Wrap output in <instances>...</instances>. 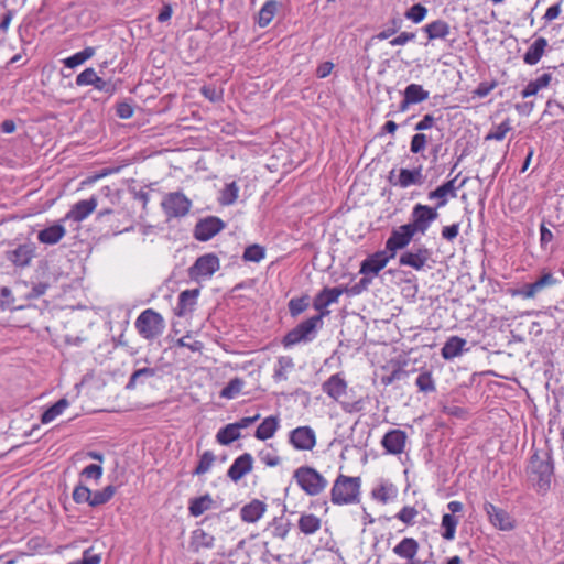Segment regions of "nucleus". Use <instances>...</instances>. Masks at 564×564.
<instances>
[{
  "instance_id": "39448f33",
  "label": "nucleus",
  "mask_w": 564,
  "mask_h": 564,
  "mask_svg": "<svg viewBox=\"0 0 564 564\" xmlns=\"http://www.w3.org/2000/svg\"><path fill=\"white\" fill-rule=\"evenodd\" d=\"M293 477L299 487L308 496H318L328 485L327 479L310 466L299 467L295 469Z\"/></svg>"
},
{
  "instance_id": "9b49d317",
  "label": "nucleus",
  "mask_w": 564,
  "mask_h": 564,
  "mask_svg": "<svg viewBox=\"0 0 564 564\" xmlns=\"http://www.w3.org/2000/svg\"><path fill=\"white\" fill-rule=\"evenodd\" d=\"M289 442L297 451H312L316 445V434L310 426H299L290 432Z\"/></svg>"
},
{
  "instance_id": "f704fd0d",
  "label": "nucleus",
  "mask_w": 564,
  "mask_h": 564,
  "mask_svg": "<svg viewBox=\"0 0 564 564\" xmlns=\"http://www.w3.org/2000/svg\"><path fill=\"white\" fill-rule=\"evenodd\" d=\"M278 10V1L276 0H268L264 2L262 8L260 9L257 18V23L260 28L268 26L273 20Z\"/></svg>"
},
{
  "instance_id": "a18cd8bd",
  "label": "nucleus",
  "mask_w": 564,
  "mask_h": 564,
  "mask_svg": "<svg viewBox=\"0 0 564 564\" xmlns=\"http://www.w3.org/2000/svg\"><path fill=\"white\" fill-rule=\"evenodd\" d=\"M243 387L245 381L242 379L234 378L221 389L220 397L228 400L235 399Z\"/></svg>"
},
{
  "instance_id": "6ab92c4d",
  "label": "nucleus",
  "mask_w": 564,
  "mask_h": 564,
  "mask_svg": "<svg viewBox=\"0 0 564 564\" xmlns=\"http://www.w3.org/2000/svg\"><path fill=\"white\" fill-rule=\"evenodd\" d=\"M420 545L419 542L413 538H403L394 547L393 553L400 557L408 561L406 564H423L422 561L416 560V554L419 552Z\"/></svg>"
},
{
  "instance_id": "7c9ffc66",
  "label": "nucleus",
  "mask_w": 564,
  "mask_h": 564,
  "mask_svg": "<svg viewBox=\"0 0 564 564\" xmlns=\"http://www.w3.org/2000/svg\"><path fill=\"white\" fill-rule=\"evenodd\" d=\"M430 41L445 40L451 33L449 24L444 20H435L423 28Z\"/></svg>"
},
{
  "instance_id": "5701e85b",
  "label": "nucleus",
  "mask_w": 564,
  "mask_h": 564,
  "mask_svg": "<svg viewBox=\"0 0 564 564\" xmlns=\"http://www.w3.org/2000/svg\"><path fill=\"white\" fill-rule=\"evenodd\" d=\"M217 508L216 501L213 499L212 495L205 494L199 497H195L189 499L188 501V512L192 517H199L206 511L213 510Z\"/></svg>"
},
{
  "instance_id": "3c124183",
  "label": "nucleus",
  "mask_w": 564,
  "mask_h": 564,
  "mask_svg": "<svg viewBox=\"0 0 564 564\" xmlns=\"http://www.w3.org/2000/svg\"><path fill=\"white\" fill-rule=\"evenodd\" d=\"M415 383H416L419 390L422 392L427 393V392H433L435 390V383H434L433 377H432L431 372H429V371L421 372L417 376Z\"/></svg>"
},
{
  "instance_id": "c03bdc74",
  "label": "nucleus",
  "mask_w": 564,
  "mask_h": 564,
  "mask_svg": "<svg viewBox=\"0 0 564 564\" xmlns=\"http://www.w3.org/2000/svg\"><path fill=\"white\" fill-rule=\"evenodd\" d=\"M238 194L239 186L237 185V183H228L220 192L219 202L221 205L225 206L232 205L237 200Z\"/></svg>"
},
{
  "instance_id": "603ef678",
  "label": "nucleus",
  "mask_w": 564,
  "mask_h": 564,
  "mask_svg": "<svg viewBox=\"0 0 564 564\" xmlns=\"http://www.w3.org/2000/svg\"><path fill=\"white\" fill-rule=\"evenodd\" d=\"M308 307V297H294L289 302V311L292 317L299 316Z\"/></svg>"
},
{
  "instance_id": "c9c22d12",
  "label": "nucleus",
  "mask_w": 564,
  "mask_h": 564,
  "mask_svg": "<svg viewBox=\"0 0 564 564\" xmlns=\"http://www.w3.org/2000/svg\"><path fill=\"white\" fill-rule=\"evenodd\" d=\"M299 529L305 535L314 534L321 529V519L313 513H304L299 519Z\"/></svg>"
},
{
  "instance_id": "20e7f679",
  "label": "nucleus",
  "mask_w": 564,
  "mask_h": 564,
  "mask_svg": "<svg viewBox=\"0 0 564 564\" xmlns=\"http://www.w3.org/2000/svg\"><path fill=\"white\" fill-rule=\"evenodd\" d=\"M322 325L323 321H321V316H313L301 322L285 334L282 339L283 346L285 348H290L301 343L312 341L316 337L317 330Z\"/></svg>"
},
{
  "instance_id": "4c0bfd02",
  "label": "nucleus",
  "mask_w": 564,
  "mask_h": 564,
  "mask_svg": "<svg viewBox=\"0 0 564 564\" xmlns=\"http://www.w3.org/2000/svg\"><path fill=\"white\" fill-rule=\"evenodd\" d=\"M403 96L409 98L413 105H416L429 99L430 93L420 84H410L403 90Z\"/></svg>"
},
{
  "instance_id": "dca6fc26",
  "label": "nucleus",
  "mask_w": 564,
  "mask_h": 564,
  "mask_svg": "<svg viewBox=\"0 0 564 564\" xmlns=\"http://www.w3.org/2000/svg\"><path fill=\"white\" fill-rule=\"evenodd\" d=\"M484 510L486 511L490 523L495 528L502 531L513 529V519L506 510L492 505L491 502H485Z\"/></svg>"
},
{
  "instance_id": "f257e3e1",
  "label": "nucleus",
  "mask_w": 564,
  "mask_h": 564,
  "mask_svg": "<svg viewBox=\"0 0 564 564\" xmlns=\"http://www.w3.org/2000/svg\"><path fill=\"white\" fill-rule=\"evenodd\" d=\"M529 480L540 494L551 489L554 478V460L550 448H536L527 468Z\"/></svg>"
},
{
  "instance_id": "13d9d810",
  "label": "nucleus",
  "mask_w": 564,
  "mask_h": 564,
  "mask_svg": "<svg viewBox=\"0 0 564 564\" xmlns=\"http://www.w3.org/2000/svg\"><path fill=\"white\" fill-rule=\"evenodd\" d=\"M427 198L430 200H437L436 206L434 207L437 210L447 204L449 196L441 188V186H438L429 193Z\"/></svg>"
},
{
  "instance_id": "2eb2a0df",
  "label": "nucleus",
  "mask_w": 564,
  "mask_h": 564,
  "mask_svg": "<svg viewBox=\"0 0 564 564\" xmlns=\"http://www.w3.org/2000/svg\"><path fill=\"white\" fill-rule=\"evenodd\" d=\"M344 293V290L340 288H324L313 301V307L319 312L317 316H321V321L323 317L329 314L327 307L330 304L338 302L339 296Z\"/></svg>"
},
{
  "instance_id": "680f3d73",
  "label": "nucleus",
  "mask_w": 564,
  "mask_h": 564,
  "mask_svg": "<svg viewBox=\"0 0 564 564\" xmlns=\"http://www.w3.org/2000/svg\"><path fill=\"white\" fill-rule=\"evenodd\" d=\"M97 76V73L94 68H86L76 77V84L78 86H87L93 85Z\"/></svg>"
},
{
  "instance_id": "09e8293b",
  "label": "nucleus",
  "mask_w": 564,
  "mask_h": 564,
  "mask_svg": "<svg viewBox=\"0 0 564 564\" xmlns=\"http://www.w3.org/2000/svg\"><path fill=\"white\" fill-rule=\"evenodd\" d=\"M265 250L263 247L259 245H252L245 249L243 252V260L250 261V262H260L262 259H264Z\"/></svg>"
},
{
  "instance_id": "cd10ccee",
  "label": "nucleus",
  "mask_w": 564,
  "mask_h": 564,
  "mask_svg": "<svg viewBox=\"0 0 564 564\" xmlns=\"http://www.w3.org/2000/svg\"><path fill=\"white\" fill-rule=\"evenodd\" d=\"M546 47L547 40L544 37H538L524 53L523 62L531 66L538 64L542 58Z\"/></svg>"
},
{
  "instance_id": "2f4dec72",
  "label": "nucleus",
  "mask_w": 564,
  "mask_h": 564,
  "mask_svg": "<svg viewBox=\"0 0 564 564\" xmlns=\"http://www.w3.org/2000/svg\"><path fill=\"white\" fill-rule=\"evenodd\" d=\"M294 368L293 358L290 356H281L278 358L274 370H273V379L275 382L285 381L289 377V373Z\"/></svg>"
},
{
  "instance_id": "37998d69",
  "label": "nucleus",
  "mask_w": 564,
  "mask_h": 564,
  "mask_svg": "<svg viewBox=\"0 0 564 564\" xmlns=\"http://www.w3.org/2000/svg\"><path fill=\"white\" fill-rule=\"evenodd\" d=\"M372 496L378 501L387 503L397 497V489L391 484H383L373 489Z\"/></svg>"
},
{
  "instance_id": "9d476101",
  "label": "nucleus",
  "mask_w": 564,
  "mask_h": 564,
  "mask_svg": "<svg viewBox=\"0 0 564 564\" xmlns=\"http://www.w3.org/2000/svg\"><path fill=\"white\" fill-rule=\"evenodd\" d=\"M220 268L219 259L214 253H206L196 259L188 269V275L194 281L209 279Z\"/></svg>"
},
{
  "instance_id": "864d4df0",
  "label": "nucleus",
  "mask_w": 564,
  "mask_h": 564,
  "mask_svg": "<svg viewBox=\"0 0 564 564\" xmlns=\"http://www.w3.org/2000/svg\"><path fill=\"white\" fill-rule=\"evenodd\" d=\"M272 528V535L274 538L284 540L290 532L291 523L289 521H284L283 519H274Z\"/></svg>"
},
{
  "instance_id": "6e6d98bb",
  "label": "nucleus",
  "mask_w": 564,
  "mask_h": 564,
  "mask_svg": "<svg viewBox=\"0 0 564 564\" xmlns=\"http://www.w3.org/2000/svg\"><path fill=\"white\" fill-rule=\"evenodd\" d=\"M154 375H155V371L152 368H141V369L135 370L131 375V377H130V379H129V381L127 383V389L135 388L137 382H138L139 379H141V378H151Z\"/></svg>"
},
{
  "instance_id": "473e14b6",
  "label": "nucleus",
  "mask_w": 564,
  "mask_h": 564,
  "mask_svg": "<svg viewBox=\"0 0 564 564\" xmlns=\"http://www.w3.org/2000/svg\"><path fill=\"white\" fill-rule=\"evenodd\" d=\"M65 232L66 230L62 225L55 224L41 230L37 234V239L43 243L54 245L65 236Z\"/></svg>"
},
{
  "instance_id": "0e129e2a",
  "label": "nucleus",
  "mask_w": 564,
  "mask_h": 564,
  "mask_svg": "<svg viewBox=\"0 0 564 564\" xmlns=\"http://www.w3.org/2000/svg\"><path fill=\"white\" fill-rule=\"evenodd\" d=\"M102 471L101 465L90 464L82 470V476L98 480L101 478Z\"/></svg>"
},
{
  "instance_id": "72a5a7b5",
  "label": "nucleus",
  "mask_w": 564,
  "mask_h": 564,
  "mask_svg": "<svg viewBox=\"0 0 564 564\" xmlns=\"http://www.w3.org/2000/svg\"><path fill=\"white\" fill-rule=\"evenodd\" d=\"M215 543L214 535L203 529H196L192 532L191 544L195 551L200 549H212Z\"/></svg>"
},
{
  "instance_id": "7ed1b4c3",
  "label": "nucleus",
  "mask_w": 564,
  "mask_h": 564,
  "mask_svg": "<svg viewBox=\"0 0 564 564\" xmlns=\"http://www.w3.org/2000/svg\"><path fill=\"white\" fill-rule=\"evenodd\" d=\"M322 390L330 399L339 402L341 409L346 413H355L362 410V401L357 400L352 402L344 401L343 398L347 394L348 386L341 373L332 375L323 384Z\"/></svg>"
},
{
  "instance_id": "ddd939ff",
  "label": "nucleus",
  "mask_w": 564,
  "mask_h": 564,
  "mask_svg": "<svg viewBox=\"0 0 564 564\" xmlns=\"http://www.w3.org/2000/svg\"><path fill=\"white\" fill-rule=\"evenodd\" d=\"M415 234L410 226L402 225L393 229L390 237L386 241V250L390 252V257H394L398 250L405 248Z\"/></svg>"
},
{
  "instance_id": "a19ab883",
  "label": "nucleus",
  "mask_w": 564,
  "mask_h": 564,
  "mask_svg": "<svg viewBox=\"0 0 564 564\" xmlns=\"http://www.w3.org/2000/svg\"><path fill=\"white\" fill-rule=\"evenodd\" d=\"M241 434L237 430V426L230 423L217 432L216 440L221 445H229L234 441L238 440Z\"/></svg>"
},
{
  "instance_id": "f8f14e48",
  "label": "nucleus",
  "mask_w": 564,
  "mask_h": 564,
  "mask_svg": "<svg viewBox=\"0 0 564 564\" xmlns=\"http://www.w3.org/2000/svg\"><path fill=\"white\" fill-rule=\"evenodd\" d=\"M380 443L387 454L401 455L408 444V434L403 430H390L383 435Z\"/></svg>"
},
{
  "instance_id": "49530a36",
  "label": "nucleus",
  "mask_w": 564,
  "mask_h": 564,
  "mask_svg": "<svg viewBox=\"0 0 564 564\" xmlns=\"http://www.w3.org/2000/svg\"><path fill=\"white\" fill-rule=\"evenodd\" d=\"M215 459H216V457L210 451L204 452L202 454L199 462H198L196 468L194 469L193 474L200 476V475L208 473L210 470V468L213 467Z\"/></svg>"
},
{
  "instance_id": "393cba45",
  "label": "nucleus",
  "mask_w": 564,
  "mask_h": 564,
  "mask_svg": "<svg viewBox=\"0 0 564 564\" xmlns=\"http://www.w3.org/2000/svg\"><path fill=\"white\" fill-rule=\"evenodd\" d=\"M467 341L458 336L449 337L441 349V355L446 360H452L460 356L465 350Z\"/></svg>"
},
{
  "instance_id": "4be33fe9",
  "label": "nucleus",
  "mask_w": 564,
  "mask_h": 564,
  "mask_svg": "<svg viewBox=\"0 0 564 564\" xmlns=\"http://www.w3.org/2000/svg\"><path fill=\"white\" fill-rule=\"evenodd\" d=\"M198 295V289L185 290L181 292L178 295V302L175 308V314L181 317L189 315L197 304Z\"/></svg>"
},
{
  "instance_id": "f03ea898",
  "label": "nucleus",
  "mask_w": 564,
  "mask_h": 564,
  "mask_svg": "<svg viewBox=\"0 0 564 564\" xmlns=\"http://www.w3.org/2000/svg\"><path fill=\"white\" fill-rule=\"evenodd\" d=\"M361 479L340 474L330 490V500L334 505L344 506L359 501Z\"/></svg>"
},
{
  "instance_id": "1a4fd4ad",
  "label": "nucleus",
  "mask_w": 564,
  "mask_h": 564,
  "mask_svg": "<svg viewBox=\"0 0 564 564\" xmlns=\"http://www.w3.org/2000/svg\"><path fill=\"white\" fill-rule=\"evenodd\" d=\"M161 207L169 218H178L188 214L192 202L182 192H173L163 197Z\"/></svg>"
},
{
  "instance_id": "58836bf2",
  "label": "nucleus",
  "mask_w": 564,
  "mask_h": 564,
  "mask_svg": "<svg viewBox=\"0 0 564 564\" xmlns=\"http://www.w3.org/2000/svg\"><path fill=\"white\" fill-rule=\"evenodd\" d=\"M69 405V402L67 399L62 398L58 400L55 404H53L51 408H48L41 417V421L43 424H47L52 421H54L57 416H59Z\"/></svg>"
},
{
  "instance_id": "c756f323",
  "label": "nucleus",
  "mask_w": 564,
  "mask_h": 564,
  "mask_svg": "<svg viewBox=\"0 0 564 564\" xmlns=\"http://www.w3.org/2000/svg\"><path fill=\"white\" fill-rule=\"evenodd\" d=\"M552 79L553 76L551 73H543L535 79H532L528 83V85L521 91V97L529 98L535 96L540 90L549 87Z\"/></svg>"
},
{
  "instance_id": "a211bd4d",
  "label": "nucleus",
  "mask_w": 564,
  "mask_h": 564,
  "mask_svg": "<svg viewBox=\"0 0 564 564\" xmlns=\"http://www.w3.org/2000/svg\"><path fill=\"white\" fill-rule=\"evenodd\" d=\"M97 198L91 196L74 204L65 215V220L80 223L85 220L97 207Z\"/></svg>"
},
{
  "instance_id": "ea45409f",
  "label": "nucleus",
  "mask_w": 564,
  "mask_h": 564,
  "mask_svg": "<svg viewBox=\"0 0 564 564\" xmlns=\"http://www.w3.org/2000/svg\"><path fill=\"white\" fill-rule=\"evenodd\" d=\"M95 55L94 47H86L80 52L73 54L72 56L65 58L64 65L68 68H75L82 64H84L87 59L91 58Z\"/></svg>"
},
{
  "instance_id": "69168bd1",
  "label": "nucleus",
  "mask_w": 564,
  "mask_h": 564,
  "mask_svg": "<svg viewBox=\"0 0 564 564\" xmlns=\"http://www.w3.org/2000/svg\"><path fill=\"white\" fill-rule=\"evenodd\" d=\"M176 344L180 347L188 348L191 351H199L203 348V344L198 340L192 339V337L189 335L181 337L176 341Z\"/></svg>"
},
{
  "instance_id": "338daca9",
  "label": "nucleus",
  "mask_w": 564,
  "mask_h": 564,
  "mask_svg": "<svg viewBox=\"0 0 564 564\" xmlns=\"http://www.w3.org/2000/svg\"><path fill=\"white\" fill-rule=\"evenodd\" d=\"M415 39V33L401 32L398 36L390 41L391 46H402Z\"/></svg>"
},
{
  "instance_id": "8fccbe9b",
  "label": "nucleus",
  "mask_w": 564,
  "mask_h": 564,
  "mask_svg": "<svg viewBox=\"0 0 564 564\" xmlns=\"http://www.w3.org/2000/svg\"><path fill=\"white\" fill-rule=\"evenodd\" d=\"M427 9L421 3H416L406 10L404 17L413 23H420L425 19Z\"/></svg>"
},
{
  "instance_id": "412c9836",
  "label": "nucleus",
  "mask_w": 564,
  "mask_h": 564,
  "mask_svg": "<svg viewBox=\"0 0 564 564\" xmlns=\"http://www.w3.org/2000/svg\"><path fill=\"white\" fill-rule=\"evenodd\" d=\"M393 257H390V254H387L386 251H378L368 258H366L360 265V273L361 274H378L389 262L390 259Z\"/></svg>"
},
{
  "instance_id": "bb28decb",
  "label": "nucleus",
  "mask_w": 564,
  "mask_h": 564,
  "mask_svg": "<svg viewBox=\"0 0 564 564\" xmlns=\"http://www.w3.org/2000/svg\"><path fill=\"white\" fill-rule=\"evenodd\" d=\"M264 512L265 505L262 501L254 499L241 508L240 516L242 521L254 523L262 518Z\"/></svg>"
},
{
  "instance_id": "c85d7f7f",
  "label": "nucleus",
  "mask_w": 564,
  "mask_h": 564,
  "mask_svg": "<svg viewBox=\"0 0 564 564\" xmlns=\"http://www.w3.org/2000/svg\"><path fill=\"white\" fill-rule=\"evenodd\" d=\"M423 181L422 169H401L398 173L397 186L400 188H408L412 185H420Z\"/></svg>"
},
{
  "instance_id": "f3484780",
  "label": "nucleus",
  "mask_w": 564,
  "mask_h": 564,
  "mask_svg": "<svg viewBox=\"0 0 564 564\" xmlns=\"http://www.w3.org/2000/svg\"><path fill=\"white\" fill-rule=\"evenodd\" d=\"M431 257V251L425 247H420L416 250L403 252L399 258L400 265L410 267L416 271H421L426 265Z\"/></svg>"
},
{
  "instance_id": "b1692460",
  "label": "nucleus",
  "mask_w": 564,
  "mask_h": 564,
  "mask_svg": "<svg viewBox=\"0 0 564 564\" xmlns=\"http://www.w3.org/2000/svg\"><path fill=\"white\" fill-rule=\"evenodd\" d=\"M34 257L32 245L24 243L8 252V259L18 268H24L30 264Z\"/></svg>"
},
{
  "instance_id": "79ce46f5",
  "label": "nucleus",
  "mask_w": 564,
  "mask_h": 564,
  "mask_svg": "<svg viewBox=\"0 0 564 564\" xmlns=\"http://www.w3.org/2000/svg\"><path fill=\"white\" fill-rule=\"evenodd\" d=\"M116 487L109 485L101 490H97L95 492L91 491V499L89 501L90 507H98L106 502H108L115 495Z\"/></svg>"
},
{
  "instance_id": "e433bc0d",
  "label": "nucleus",
  "mask_w": 564,
  "mask_h": 564,
  "mask_svg": "<svg viewBox=\"0 0 564 564\" xmlns=\"http://www.w3.org/2000/svg\"><path fill=\"white\" fill-rule=\"evenodd\" d=\"M458 518L453 514L444 513L442 517L441 528H442V538L447 541H452L455 539L456 528L458 525Z\"/></svg>"
},
{
  "instance_id": "4d7b16f0",
  "label": "nucleus",
  "mask_w": 564,
  "mask_h": 564,
  "mask_svg": "<svg viewBox=\"0 0 564 564\" xmlns=\"http://www.w3.org/2000/svg\"><path fill=\"white\" fill-rule=\"evenodd\" d=\"M73 499L77 503H88L91 499V490L83 485H78L75 487L73 491Z\"/></svg>"
},
{
  "instance_id": "423d86ee",
  "label": "nucleus",
  "mask_w": 564,
  "mask_h": 564,
  "mask_svg": "<svg viewBox=\"0 0 564 564\" xmlns=\"http://www.w3.org/2000/svg\"><path fill=\"white\" fill-rule=\"evenodd\" d=\"M135 328L139 335L152 340L163 334L165 323L162 315L152 308L144 310L135 319Z\"/></svg>"
},
{
  "instance_id": "774afa93",
  "label": "nucleus",
  "mask_w": 564,
  "mask_h": 564,
  "mask_svg": "<svg viewBox=\"0 0 564 564\" xmlns=\"http://www.w3.org/2000/svg\"><path fill=\"white\" fill-rule=\"evenodd\" d=\"M496 85H497L496 82H491V83L482 82L474 90V95L479 98H484V97L488 96L495 89Z\"/></svg>"
},
{
  "instance_id": "0eeeda50",
  "label": "nucleus",
  "mask_w": 564,
  "mask_h": 564,
  "mask_svg": "<svg viewBox=\"0 0 564 564\" xmlns=\"http://www.w3.org/2000/svg\"><path fill=\"white\" fill-rule=\"evenodd\" d=\"M558 282L560 280L552 272L544 271L534 282L525 283L519 289H513L510 291V294L513 297L518 296L523 300H531L545 289L556 285Z\"/></svg>"
},
{
  "instance_id": "e2e57ef3",
  "label": "nucleus",
  "mask_w": 564,
  "mask_h": 564,
  "mask_svg": "<svg viewBox=\"0 0 564 564\" xmlns=\"http://www.w3.org/2000/svg\"><path fill=\"white\" fill-rule=\"evenodd\" d=\"M12 292L7 286H0V311H6L13 305Z\"/></svg>"
},
{
  "instance_id": "aec40b11",
  "label": "nucleus",
  "mask_w": 564,
  "mask_h": 564,
  "mask_svg": "<svg viewBox=\"0 0 564 564\" xmlns=\"http://www.w3.org/2000/svg\"><path fill=\"white\" fill-rule=\"evenodd\" d=\"M252 465L253 458L251 454L245 453L234 460L227 475L232 481L237 482L252 470Z\"/></svg>"
},
{
  "instance_id": "de8ad7c7",
  "label": "nucleus",
  "mask_w": 564,
  "mask_h": 564,
  "mask_svg": "<svg viewBox=\"0 0 564 564\" xmlns=\"http://www.w3.org/2000/svg\"><path fill=\"white\" fill-rule=\"evenodd\" d=\"M419 516V511L413 506H404L394 518L400 520L405 525H413L415 523V518Z\"/></svg>"
},
{
  "instance_id": "4468645a",
  "label": "nucleus",
  "mask_w": 564,
  "mask_h": 564,
  "mask_svg": "<svg viewBox=\"0 0 564 564\" xmlns=\"http://www.w3.org/2000/svg\"><path fill=\"white\" fill-rule=\"evenodd\" d=\"M225 227V223L215 216L200 219L194 229V237L199 241H208Z\"/></svg>"
},
{
  "instance_id": "052dcab7",
  "label": "nucleus",
  "mask_w": 564,
  "mask_h": 564,
  "mask_svg": "<svg viewBox=\"0 0 564 564\" xmlns=\"http://www.w3.org/2000/svg\"><path fill=\"white\" fill-rule=\"evenodd\" d=\"M458 176L445 182L441 185V188L451 197L455 198L457 196V191L466 184V178L460 182L459 185H456Z\"/></svg>"
},
{
  "instance_id": "6e6552de",
  "label": "nucleus",
  "mask_w": 564,
  "mask_h": 564,
  "mask_svg": "<svg viewBox=\"0 0 564 564\" xmlns=\"http://www.w3.org/2000/svg\"><path fill=\"white\" fill-rule=\"evenodd\" d=\"M437 217L438 213L436 212V208L423 204H416L411 212V221L406 225L410 226L415 235H424Z\"/></svg>"
},
{
  "instance_id": "bf43d9fd",
  "label": "nucleus",
  "mask_w": 564,
  "mask_h": 564,
  "mask_svg": "<svg viewBox=\"0 0 564 564\" xmlns=\"http://www.w3.org/2000/svg\"><path fill=\"white\" fill-rule=\"evenodd\" d=\"M427 144V138L424 133H416L412 137L410 150L412 153L417 154L422 152Z\"/></svg>"
},
{
  "instance_id": "a878e982",
  "label": "nucleus",
  "mask_w": 564,
  "mask_h": 564,
  "mask_svg": "<svg viewBox=\"0 0 564 564\" xmlns=\"http://www.w3.org/2000/svg\"><path fill=\"white\" fill-rule=\"evenodd\" d=\"M280 427V419L276 415L265 417L257 427L254 436L260 441L272 438Z\"/></svg>"
},
{
  "instance_id": "5fc2aeb1",
  "label": "nucleus",
  "mask_w": 564,
  "mask_h": 564,
  "mask_svg": "<svg viewBox=\"0 0 564 564\" xmlns=\"http://www.w3.org/2000/svg\"><path fill=\"white\" fill-rule=\"evenodd\" d=\"M511 130L509 120H505L500 124L496 126L487 135L489 140L501 141L506 138V134Z\"/></svg>"
}]
</instances>
